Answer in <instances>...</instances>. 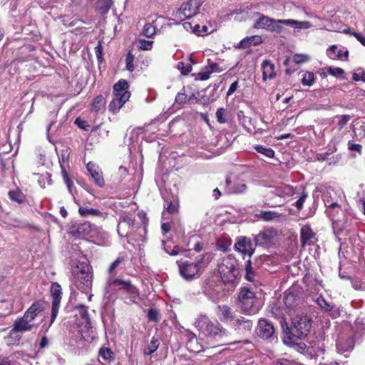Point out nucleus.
<instances>
[{"label":"nucleus","mask_w":365,"mask_h":365,"mask_svg":"<svg viewBox=\"0 0 365 365\" xmlns=\"http://www.w3.org/2000/svg\"><path fill=\"white\" fill-rule=\"evenodd\" d=\"M313 321L307 314H301L292 319L291 326L287 322L282 323V328L284 335V342L287 344H297L298 340L304 339L310 332Z\"/></svg>","instance_id":"f257e3e1"},{"label":"nucleus","mask_w":365,"mask_h":365,"mask_svg":"<svg viewBox=\"0 0 365 365\" xmlns=\"http://www.w3.org/2000/svg\"><path fill=\"white\" fill-rule=\"evenodd\" d=\"M218 272L225 284H236L240 277L237 259L231 255L223 257L218 265Z\"/></svg>","instance_id":"f03ea898"},{"label":"nucleus","mask_w":365,"mask_h":365,"mask_svg":"<svg viewBox=\"0 0 365 365\" xmlns=\"http://www.w3.org/2000/svg\"><path fill=\"white\" fill-rule=\"evenodd\" d=\"M238 304L243 313L250 315L257 314L261 307L255 293L247 287L240 289L238 294Z\"/></svg>","instance_id":"7ed1b4c3"},{"label":"nucleus","mask_w":365,"mask_h":365,"mask_svg":"<svg viewBox=\"0 0 365 365\" xmlns=\"http://www.w3.org/2000/svg\"><path fill=\"white\" fill-rule=\"evenodd\" d=\"M201 0H189L181 5L175 14V17L180 21H184L190 19L198 14L199 9L202 6Z\"/></svg>","instance_id":"20e7f679"},{"label":"nucleus","mask_w":365,"mask_h":365,"mask_svg":"<svg viewBox=\"0 0 365 365\" xmlns=\"http://www.w3.org/2000/svg\"><path fill=\"white\" fill-rule=\"evenodd\" d=\"M282 24L297 29H307L312 27V24L308 21H300L294 19H274V23H270V26L267 31L280 34L282 31Z\"/></svg>","instance_id":"39448f33"},{"label":"nucleus","mask_w":365,"mask_h":365,"mask_svg":"<svg viewBox=\"0 0 365 365\" xmlns=\"http://www.w3.org/2000/svg\"><path fill=\"white\" fill-rule=\"evenodd\" d=\"M108 287L113 291H125L130 296L135 297L138 294V289L130 280L110 277L107 281Z\"/></svg>","instance_id":"423d86ee"},{"label":"nucleus","mask_w":365,"mask_h":365,"mask_svg":"<svg viewBox=\"0 0 365 365\" xmlns=\"http://www.w3.org/2000/svg\"><path fill=\"white\" fill-rule=\"evenodd\" d=\"M277 232L274 228L264 229L254 237L255 245L264 248H269L274 245Z\"/></svg>","instance_id":"0eeeda50"},{"label":"nucleus","mask_w":365,"mask_h":365,"mask_svg":"<svg viewBox=\"0 0 365 365\" xmlns=\"http://www.w3.org/2000/svg\"><path fill=\"white\" fill-rule=\"evenodd\" d=\"M256 333L259 338L264 340H270L272 341L273 339H277L273 324L265 318H260L259 319Z\"/></svg>","instance_id":"6e6552de"},{"label":"nucleus","mask_w":365,"mask_h":365,"mask_svg":"<svg viewBox=\"0 0 365 365\" xmlns=\"http://www.w3.org/2000/svg\"><path fill=\"white\" fill-rule=\"evenodd\" d=\"M78 270L74 272V278L78 288L88 287L92 283V274L88 264L83 263L77 266Z\"/></svg>","instance_id":"1a4fd4ad"},{"label":"nucleus","mask_w":365,"mask_h":365,"mask_svg":"<svg viewBox=\"0 0 365 365\" xmlns=\"http://www.w3.org/2000/svg\"><path fill=\"white\" fill-rule=\"evenodd\" d=\"M216 314L221 322L230 326L232 329L239 318L233 309L226 304L218 305L216 308Z\"/></svg>","instance_id":"9d476101"},{"label":"nucleus","mask_w":365,"mask_h":365,"mask_svg":"<svg viewBox=\"0 0 365 365\" xmlns=\"http://www.w3.org/2000/svg\"><path fill=\"white\" fill-rule=\"evenodd\" d=\"M51 297L52 299V307L51 314V322L52 324L58 315L61 301L62 299V288L58 282H53L50 289Z\"/></svg>","instance_id":"9b49d317"},{"label":"nucleus","mask_w":365,"mask_h":365,"mask_svg":"<svg viewBox=\"0 0 365 365\" xmlns=\"http://www.w3.org/2000/svg\"><path fill=\"white\" fill-rule=\"evenodd\" d=\"M180 275L186 280H192L200 276V270L193 262L178 261L177 262Z\"/></svg>","instance_id":"f8f14e48"},{"label":"nucleus","mask_w":365,"mask_h":365,"mask_svg":"<svg viewBox=\"0 0 365 365\" xmlns=\"http://www.w3.org/2000/svg\"><path fill=\"white\" fill-rule=\"evenodd\" d=\"M255 245L252 243L251 238L246 236H238L235 239L234 249L243 255H248L250 257L255 251Z\"/></svg>","instance_id":"ddd939ff"},{"label":"nucleus","mask_w":365,"mask_h":365,"mask_svg":"<svg viewBox=\"0 0 365 365\" xmlns=\"http://www.w3.org/2000/svg\"><path fill=\"white\" fill-rule=\"evenodd\" d=\"M135 220L130 215H122L118 224L117 231L120 237H129V229H133Z\"/></svg>","instance_id":"4468645a"},{"label":"nucleus","mask_w":365,"mask_h":365,"mask_svg":"<svg viewBox=\"0 0 365 365\" xmlns=\"http://www.w3.org/2000/svg\"><path fill=\"white\" fill-rule=\"evenodd\" d=\"M317 241L316 233L310 225H303L300 229V242L302 247L314 245Z\"/></svg>","instance_id":"2eb2a0df"},{"label":"nucleus","mask_w":365,"mask_h":365,"mask_svg":"<svg viewBox=\"0 0 365 365\" xmlns=\"http://www.w3.org/2000/svg\"><path fill=\"white\" fill-rule=\"evenodd\" d=\"M87 170L89 172L94 183L99 187H103L105 185V180L101 169L98 165L89 162L86 165Z\"/></svg>","instance_id":"dca6fc26"},{"label":"nucleus","mask_w":365,"mask_h":365,"mask_svg":"<svg viewBox=\"0 0 365 365\" xmlns=\"http://www.w3.org/2000/svg\"><path fill=\"white\" fill-rule=\"evenodd\" d=\"M205 331L207 336L215 339H221L227 335L226 329L223 328L220 324H215L210 321L206 324Z\"/></svg>","instance_id":"f3484780"},{"label":"nucleus","mask_w":365,"mask_h":365,"mask_svg":"<svg viewBox=\"0 0 365 365\" xmlns=\"http://www.w3.org/2000/svg\"><path fill=\"white\" fill-rule=\"evenodd\" d=\"M247 190V185L242 182L232 183L229 177L225 179L224 190L227 195H236L244 193Z\"/></svg>","instance_id":"a211bd4d"},{"label":"nucleus","mask_w":365,"mask_h":365,"mask_svg":"<svg viewBox=\"0 0 365 365\" xmlns=\"http://www.w3.org/2000/svg\"><path fill=\"white\" fill-rule=\"evenodd\" d=\"M129 83L125 79H120L117 83L113 85V97L119 98V96H125V100L128 101L130 98L131 93L128 91Z\"/></svg>","instance_id":"6ab92c4d"},{"label":"nucleus","mask_w":365,"mask_h":365,"mask_svg":"<svg viewBox=\"0 0 365 365\" xmlns=\"http://www.w3.org/2000/svg\"><path fill=\"white\" fill-rule=\"evenodd\" d=\"M91 230V224L89 222H83L73 225L71 228L70 234L76 238H83L88 236Z\"/></svg>","instance_id":"aec40b11"},{"label":"nucleus","mask_w":365,"mask_h":365,"mask_svg":"<svg viewBox=\"0 0 365 365\" xmlns=\"http://www.w3.org/2000/svg\"><path fill=\"white\" fill-rule=\"evenodd\" d=\"M261 69L262 71V80L267 81L276 78L277 72L275 70V65L269 60H264L261 64Z\"/></svg>","instance_id":"412c9836"},{"label":"nucleus","mask_w":365,"mask_h":365,"mask_svg":"<svg viewBox=\"0 0 365 365\" xmlns=\"http://www.w3.org/2000/svg\"><path fill=\"white\" fill-rule=\"evenodd\" d=\"M31 322L29 318H26V315L24 314L22 317L16 319L11 331L24 332L31 331L34 327L33 324H29Z\"/></svg>","instance_id":"4be33fe9"},{"label":"nucleus","mask_w":365,"mask_h":365,"mask_svg":"<svg viewBox=\"0 0 365 365\" xmlns=\"http://www.w3.org/2000/svg\"><path fill=\"white\" fill-rule=\"evenodd\" d=\"M43 304L44 302L41 300L34 302L24 312L26 318H29V319L33 321L35 317L44 309Z\"/></svg>","instance_id":"5701e85b"},{"label":"nucleus","mask_w":365,"mask_h":365,"mask_svg":"<svg viewBox=\"0 0 365 365\" xmlns=\"http://www.w3.org/2000/svg\"><path fill=\"white\" fill-rule=\"evenodd\" d=\"M262 43V38L259 36H247L242 39L236 46L235 48L238 49H245L250 47L252 45L257 46Z\"/></svg>","instance_id":"b1692460"},{"label":"nucleus","mask_w":365,"mask_h":365,"mask_svg":"<svg viewBox=\"0 0 365 365\" xmlns=\"http://www.w3.org/2000/svg\"><path fill=\"white\" fill-rule=\"evenodd\" d=\"M255 14L258 16L259 18L253 25V28L255 29L267 30L268 27L270 26V23H274V19L262 14L259 12H257Z\"/></svg>","instance_id":"393cba45"},{"label":"nucleus","mask_w":365,"mask_h":365,"mask_svg":"<svg viewBox=\"0 0 365 365\" xmlns=\"http://www.w3.org/2000/svg\"><path fill=\"white\" fill-rule=\"evenodd\" d=\"M113 5V0H97L94 9L101 16L106 15Z\"/></svg>","instance_id":"a878e982"},{"label":"nucleus","mask_w":365,"mask_h":365,"mask_svg":"<svg viewBox=\"0 0 365 365\" xmlns=\"http://www.w3.org/2000/svg\"><path fill=\"white\" fill-rule=\"evenodd\" d=\"M237 322L235 324L233 329L235 331H250L252 328V321L244 317H239Z\"/></svg>","instance_id":"bb28decb"},{"label":"nucleus","mask_w":365,"mask_h":365,"mask_svg":"<svg viewBox=\"0 0 365 365\" xmlns=\"http://www.w3.org/2000/svg\"><path fill=\"white\" fill-rule=\"evenodd\" d=\"M300 301V298L292 292L287 293L284 297V303L289 311L294 310L299 305Z\"/></svg>","instance_id":"cd10ccee"},{"label":"nucleus","mask_w":365,"mask_h":365,"mask_svg":"<svg viewBox=\"0 0 365 365\" xmlns=\"http://www.w3.org/2000/svg\"><path fill=\"white\" fill-rule=\"evenodd\" d=\"M128 101L125 100V96H119V98L113 97L108 105V110L112 113H117Z\"/></svg>","instance_id":"c85d7f7f"},{"label":"nucleus","mask_w":365,"mask_h":365,"mask_svg":"<svg viewBox=\"0 0 365 365\" xmlns=\"http://www.w3.org/2000/svg\"><path fill=\"white\" fill-rule=\"evenodd\" d=\"M106 104V100L102 95L97 96L93 101L91 110L93 112L98 113L104 111Z\"/></svg>","instance_id":"c756f323"},{"label":"nucleus","mask_w":365,"mask_h":365,"mask_svg":"<svg viewBox=\"0 0 365 365\" xmlns=\"http://www.w3.org/2000/svg\"><path fill=\"white\" fill-rule=\"evenodd\" d=\"M78 213L83 217L88 216L102 217L103 213L98 210L88 207H79Z\"/></svg>","instance_id":"7c9ffc66"},{"label":"nucleus","mask_w":365,"mask_h":365,"mask_svg":"<svg viewBox=\"0 0 365 365\" xmlns=\"http://www.w3.org/2000/svg\"><path fill=\"white\" fill-rule=\"evenodd\" d=\"M9 198L19 205L22 204L25 201V195L19 188L11 190L8 192Z\"/></svg>","instance_id":"2f4dec72"},{"label":"nucleus","mask_w":365,"mask_h":365,"mask_svg":"<svg viewBox=\"0 0 365 365\" xmlns=\"http://www.w3.org/2000/svg\"><path fill=\"white\" fill-rule=\"evenodd\" d=\"M211 259V254L205 253L197 257L193 262L197 265V268L200 271V269L205 268L208 265Z\"/></svg>","instance_id":"473e14b6"},{"label":"nucleus","mask_w":365,"mask_h":365,"mask_svg":"<svg viewBox=\"0 0 365 365\" xmlns=\"http://www.w3.org/2000/svg\"><path fill=\"white\" fill-rule=\"evenodd\" d=\"M159 346V341L158 339L153 337L150 343L147 347L144 349L143 353L145 355H150L154 353Z\"/></svg>","instance_id":"72a5a7b5"},{"label":"nucleus","mask_w":365,"mask_h":365,"mask_svg":"<svg viewBox=\"0 0 365 365\" xmlns=\"http://www.w3.org/2000/svg\"><path fill=\"white\" fill-rule=\"evenodd\" d=\"M148 319L150 322L158 323L160 321L161 316L159 309L156 308H150L148 310Z\"/></svg>","instance_id":"f704fd0d"},{"label":"nucleus","mask_w":365,"mask_h":365,"mask_svg":"<svg viewBox=\"0 0 365 365\" xmlns=\"http://www.w3.org/2000/svg\"><path fill=\"white\" fill-rule=\"evenodd\" d=\"M255 277V272L252 267L250 259L245 262V279L249 282H253Z\"/></svg>","instance_id":"c9c22d12"},{"label":"nucleus","mask_w":365,"mask_h":365,"mask_svg":"<svg viewBox=\"0 0 365 365\" xmlns=\"http://www.w3.org/2000/svg\"><path fill=\"white\" fill-rule=\"evenodd\" d=\"M135 56L133 53L132 51H129L125 56V68L130 72L135 70L134 61Z\"/></svg>","instance_id":"e433bc0d"},{"label":"nucleus","mask_w":365,"mask_h":365,"mask_svg":"<svg viewBox=\"0 0 365 365\" xmlns=\"http://www.w3.org/2000/svg\"><path fill=\"white\" fill-rule=\"evenodd\" d=\"M255 148L259 153H261L267 158H272L274 157L275 153L271 148H267L263 145H258Z\"/></svg>","instance_id":"4c0bfd02"},{"label":"nucleus","mask_w":365,"mask_h":365,"mask_svg":"<svg viewBox=\"0 0 365 365\" xmlns=\"http://www.w3.org/2000/svg\"><path fill=\"white\" fill-rule=\"evenodd\" d=\"M314 74L310 71H306L302 75V84L303 86H311L314 82Z\"/></svg>","instance_id":"58836bf2"},{"label":"nucleus","mask_w":365,"mask_h":365,"mask_svg":"<svg viewBox=\"0 0 365 365\" xmlns=\"http://www.w3.org/2000/svg\"><path fill=\"white\" fill-rule=\"evenodd\" d=\"M182 26L187 31H191L197 35H200L202 33V31L200 30V26L198 24H195V25H192V22L185 21L182 24Z\"/></svg>","instance_id":"ea45409f"},{"label":"nucleus","mask_w":365,"mask_h":365,"mask_svg":"<svg viewBox=\"0 0 365 365\" xmlns=\"http://www.w3.org/2000/svg\"><path fill=\"white\" fill-rule=\"evenodd\" d=\"M335 118L338 119L337 125L339 130L343 129V128L347 124V123L351 119V115L348 114L336 115Z\"/></svg>","instance_id":"a19ab883"},{"label":"nucleus","mask_w":365,"mask_h":365,"mask_svg":"<svg viewBox=\"0 0 365 365\" xmlns=\"http://www.w3.org/2000/svg\"><path fill=\"white\" fill-rule=\"evenodd\" d=\"M227 111L225 108H220L216 111V118L217 121L220 124H224L227 123Z\"/></svg>","instance_id":"79ce46f5"},{"label":"nucleus","mask_w":365,"mask_h":365,"mask_svg":"<svg viewBox=\"0 0 365 365\" xmlns=\"http://www.w3.org/2000/svg\"><path fill=\"white\" fill-rule=\"evenodd\" d=\"M156 32V28L150 23L145 24L143 29V34L147 38L153 37Z\"/></svg>","instance_id":"37998d69"},{"label":"nucleus","mask_w":365,"mask_h":365,"mask_svg":"<svg viewBox=\"0 0 365 365\" xmlns=\"http://www.w3.org/2000/svg\"><path fill=\"white\" fill-rule=\"evenodd\" d=\"M189 101L188 95L185 93L183 88L181 92H179L175 96V102L180 105L185 104Z\"/></svg>","instance_id":"c03bdc74"},{"label":"nucleus","mask_w":365,"mask_h":365,"mask_svg":"<svg viewBox=\"0 0 365 365\" xmlns=\"http://www.w3.org/2000/svg\"><path fill=\"white\" fill-rule=\"evenodd\" d=\"M317 303L322 309L326 312H331L333 309V306L327 302L326 299L322 297L317 298Z\"/></svg>","instance_id":"a18cd8bd"},{"label":"nucleus","mask_w":365,"mask_h":365,"mask_svg":"<svg viewBox=\"0 0 365 365\" xmlns=\"http://www.w3.org/2000/svg\"><path fill=\"white\" fill-rule=\"evenodd\" d=\"M165 209L166 211L171 215H174L178 212L179 210V203L178 201L172 202L170 201L168 204V206Z\"/></svg>","instance_id":"49530a36"},{"label":"nucleus","mask_w":365,"mask_h":365,"mask_svg":"<svg viewBox=\"0 0 365 365\" xmlns=\"http://www.w3.org/2000/svg\"><path fill=\"white\" fill-rule=\"evenodd\" d=\"M308 197L307 192L304 190L300 195V197L293 204L298 210H301L303 208L304 202Z\"/></svg>","instance_id":"de8ad7c7"},{"label":"nucleus","mask_w":365,"mask_h":365,"mask_svg":"<svg viewBox=\"0 0 365 365\" xmlns=\"http://www.w3.org/2000/svg\"><path fill=\"white\" fill-rule=\"evenodd\" d=\"M327 72L333 76H337V77H340L341 78H344L345 76H344V71L341 68H332V67H329L328 69H327Z\"/></svg>","instance_id":"09e8293b"},{"label":"nucleus","mask_w":365,"mask_h":365,"mask_svg":"<svg viewBox=\"0 0 365 365\" xmlns=\"http://www.w3.org/2000/svg\"><path fill=\"white\" fill-rule=\"evenodd\" d=\"M258 217L264 221H270L276 217V213L272 211H261Z\"/></svg>","instance_id":"8fccbe9b"},{"label":"nucleus","mask_w":365,"mask_h":365,"mask_svg":"<svg viewBox=\"0 0 365 365\" xmlns=\"http://www.w3.org/2000/svg\"><path fill=\"white\" fill-rule=\"evenodd\" d=\"M125 259L123 256L118 257L109 267L108 272L110 274H115V268L123 262H125Z\"/></svg>","instance_id":"3c124183"},{"label":"nucleus","mask_w":365,"mask_h":365,"mask_svg":"<svg viewBox=\"0 0 365 365\" xmlns=\"http://www.w3.org/2000/svg\"><path fill=\"white\" fill-rule=\"evenodd\" d=\"M137 216L138 217L140 220V221L142 222L143 225H144V230L145 232H146L147 231V226H148V217H147V214L146 212L141 210H139L137 213Z\"/></svg>","instance_id":"603ef678"},{"label":"nucleus","mask_w":365,"mask_h":365,"mask_svg":"<svg viewBox=\"0 0 365 365\" xmlns=\"http://www.w3.org/2000/svg\"><path fill=\"white\" fill-rule=\"evenodd\" d=\"M74 123L78 125L81 129L88 131L90 128V125L85 120L81 119V118H77L75 120Z\"/></svg>","instance_id":"864d4df0"},{"label":"nucleus","mask_w":365,"mask_h":365,"mask_svg":"<svg viewBox=\"0 0 365 365\" xmlns=\"http://www.w3.org/2000/svg\"><path fill=\"white\" fill-rule=\"evenodd\" d=\"M99 354L104 359L108 360V359H110L112 358L113 353V351L110 349L106 348V347H102L100 349Z\"/></svg>","instance_id":"5fc2aeb1"},{"label":"nucleus","mask_w":365,"mask_h":365,"mask_svg":"<svg viewBox=\"0 0 365 365\" xmlns=\"http://www.w3.org/2000/svg\"><path fill=\"white\" fill-rule=\"evenodd\" d=\"M347 145H348L349 150H350L351 151H356V152L359 153V154L361 153V152H362V145L361 144L354 143L352 141L349 140L348 142Z\"/></svg>","instance_id":"6e6d98bb"},{"label":"nucleus","mask_w":365,"mask_h":365,"mask_svg":"<svg viewBox=\"0 0 365 365\" xmlns=\"http://www.w3.org/2000/svg\"><path fill=\"white\" fill-rule=\"evenodd\" d=\"M338 47L336 45L331 46L327 50V56L331 58L335 59L336 58V51H337Z\"/></svg>","instance_id":"4d7b16f0"},{"label":"nucleus","mask_w":365,"mask_h":365,"mask_svg":"<svg viewBox=\"0 0 365 365\" xmlns=\"http://www.w3.org/2000/svg\"><path fill=\"white\" fill-rule=\"evenodd\" d=\"M153 41H148V40H140V48L142 50H150L153 46Z\"/></svg>","instance_id":"13d9d810"},{"label":"nucleus","mask_w":365,"mask_h":365,"mask_svg":"<svg viewBox=\"0 0 365 365\" xmlns=\"http://www.w3.org/2000/svg\"><path fill=\"white\" fill-rule=\"evenodd\" d=\"M211 75V71H209L208 68L206 71H200L197 73V78L200 81L207 80Z\"/></svg>","instance_id":"bf43d9fd"},{"label":"nucleus","mask_w":365,"mask_h":365,"mask_svg":"<svg viewBox=\"0 0 365 365\" xmlns=\"http://www.w3.org/2000/svg\"><path fill=\"white\" fill-rule=\"evenodd\" d=\"M361 76H359L357 73H354L352 75V79L354 81H361L365 83V72L363 69H361Z\"/></svg>","instance_id":"052dcab7"},{"label":"nucleus","mask_w":365,"mask_h":365,"mask_svg":"<svg viewBox=\"0 0 365 365\" xmlns=\"http://www.w3.org/2000/svg\"><path fill=\"white\" fill-rule=\"evenodd\" d=\"M308 60V57L305 55H295L294 56V61L297 64H300L302 63L306 62Z\"/></svg>","instance_id":"680f3d73"},{"label":"nucleus","mask_w":365,"mask_h":365,"mask_svg":"<svg viewBox=\"0 0 365 365\" xmlns=\"http://www.w3.org/2000/svg\"><path fill=\"white\" fill-rule=\"evenodd\" d=\"M68 155L66 156L65 155L63 154L61 158L59 160L61 173L63 172V168L64 169H66V165H68Z\"/></svg>","instance_id":"e2e57ef3"},{"label":"nucleus","mask_w":365,"mask_h":365,"mask_svg":"<svg viewBox=\"0 0 365 365\" xmlns=\"http://www.w3.org/2000/svg\"><path fill=\"white\" fill-rule=\"evenodd\" d=\"M238 88V81H235V82H233L230 86V88L227 92V96H231L232 93H234L236 90Z\"/></svg>","instance_id":"0e129e2a"},{"label":"nucleus","mask_w":365,"mask_h":365,"mask_svg":"<svg viewBox=\"0 0 365 365\" xmlns=\"http://www.w3.org/2000/svg\"><path fill=\"white\" fill-rule=\"evenodd\" d=\"M336 347H337V349L340 351H342V352L349 351L351 349H352V348H353L352 346H349L348 347L344 348L342 346V341L341 340H338L337 341V342H336Z\"/></svg>","instance_id":"69168bd1"},{"label":"nucleus","mask_w":365,"mask_h":365,"mask_svg":"<svg viewBox=\"0 0 365 365\" xmlns=\"http://www.w3.org/2000/svg\"><path fill=\"white\" fill-rule=\"evenodd\" d=\"M61 174H62L63 179L65 183L66 184V185L73 183L72 180L70 179V178L68 176L66 169H64L63 168V172L61 173Z\"/></svg>","instance_id":"338daca9"},{"label":"nucleus","mask_w":365,"mask_h":365,"mask_svg":"<svg viewBox=\"0 0 365 365\" xmlns=\"http://www.w3.org/2000/svg\"><path fill=\"white\" fill-rule=\"evenodd\" d=\"M171 225L170 222H164L161 225V230L163 235L167 234L170 232Z\"/></svg>","instance_id":"774afa93"}]
</instances>
